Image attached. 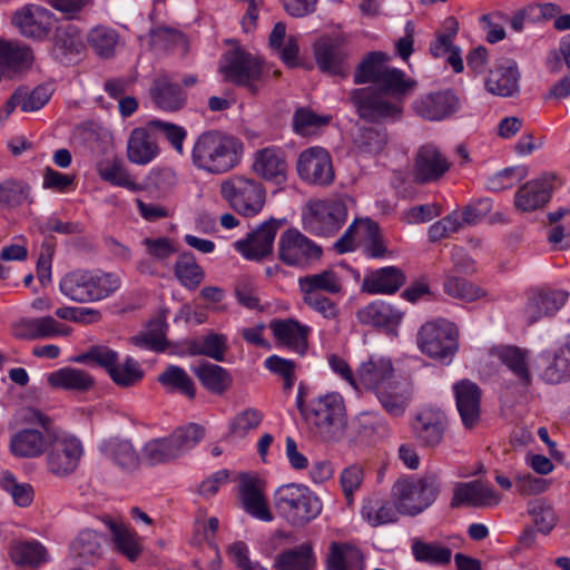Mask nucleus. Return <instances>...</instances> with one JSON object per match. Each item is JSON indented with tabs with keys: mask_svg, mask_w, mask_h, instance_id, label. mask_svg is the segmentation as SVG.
<instances>
[{
	"mask_svg": "<svg viewBox=\"0 0 570 570\" xmlns=\"http://www.w3.org/2000/svg\"><path fill=\"white\" fill-rule=\"evenodd\" d=\"M296 406L304 421L321 439L336 441L342 436L345 406L338 393L318 395L305 403V386L299 384Z\"/></svg>",
	"mask_w": 570,
	"mask_h": 570,
	"instance_id": "1",
	"label": "nucleus"
},
{
	"mask_svg": "<svg viewBox=\"0 0 570 570\" xmlns=\"http://www.w3.org/2000/svg\"><path fill=\"white\" fill-rule=\"evenodd\" d=\"M242 153L243 144L237 138L210 130L197 138L191 158L197 168L222 175L238 165Z\"/></svg>",
	"mask_w": 570,
	"mask_h": 570,
	"instance_id": "2",
	"label": "nucleus"
},
{
	"mask_svg": "<svg viewBox=\"0 0 570 570\" xmlns=\"http://www.w3.org/2000/svg\"><path fill=\"white\" fill-rule=\"evenodd\" d=\"M120 285L121 278L116 273L83 268L67 273L59 283L61 293L77 303L102 301L116 293Z\"/></svg>",
	"mask_w": 570,
	"mask_h": 570,
	"instance_id": "3",
	"label": "nucleus"
},
{
	"mask_svg": "<svg viewBox=\"0 0 570 570\" xmlns=\"http://www.w3.org/2000/svg\"><path fill=\"white\" fill-rule=\"evenodd\" d=\"M274 505L279 515L296 528L315 520L323 509L321 499L302 483H286L277 488Z\"/></svg>",
	"mask_w": 570,
	"mask_h": 570,
	"instance_id": "4",
	"label": "nucleus"
},
{
	"mask_svg": "<svg viewBox=\"0 0 570 570\" xmlns=\"http://www.w3.org/2000/svg\"><path fill=\"white\" fill-rule=\"evenodd\" d=\"M440 493L439 478L431 473L420 478L406 475L392 485L391 498L396 510L404 515H417L436 500Z\"/></svg>",
	"mask_w": 570,
	"mask_h": 570,
	"instance_id": "5",
	"label": "nucleus"
},
{
	"mask_svg": "<svg viewBox=\"0 0 570 570\" xmlns=\"http://www.w3.org/2000/svg\"><path fill=\"white\" fill-rule=\"evenodd\" d=\"M353 204L354 199L348 196L309 200L302 210L303 228L314 236H334L345 224Z\"/></svg>",
	"mask_w": 570,
	"mask_h": 570,
	"instance_id": "6",
	"label": "nucleus"
},
{
	"mask_svg": "<svg viewBox=\"0 0 570 570\" xmlns=\"http://www.w3.org/2000/svg\"><path fill=\"white\" fill-rule=\"evenodd\" d=\"M389 57L382 51L370 52L357 66L354 72L355 83H373L375 88H384L394 95H407L416 82L406 78L405 73L386 65Z\"/></svg>",
	"mask_w": 570,
	"mask_h": 570,
	"instance_id": "7",
	"label": "nucleus"
},
{
	"mask_svg": "<svg viewBox=\"0 0 570 570\" xmlns=\"http://www.w3.org/2000/svg\"><path fill=\"white\" fill-rule=\"evenodd\" d=\"M382 88L364 87L351 92L358 116L370 122L394 121L402 114V97Z\"/></svg>",
	"mask_w": 570,
	"mask_h": 570,
	"instance_id": "8",
	"label": "nucleus"
},
{
	"mask_svg": "<svg viewBox=\"0 0 570 570\" xmlns=\"http://www.w3.org/2000/svg\"><path fill=\"white\" fill-rule=\"evenodd\" d=\"M23 420L29 423H37V428H23L13 433L10 438V451L17 458L35 459L42 455L53 434L50 417L36 409H27Z\"/></svg>",
	"mask_w": 570,
	"mask_h": 570,
	"instance_id": "9",
	"label": "nucleus"
},
{
	"mask_svg": "<svg viewBox=\"0 0 570 570\" xmlns=\"http://www.w3.org/2000/svg\"><path fill=\"white\" fill-rule=\"evenodd\" d=\"M219 72L224 80L246 87L250 94L255 95L259 90L257 82L263 75V62L258 56L236 46L224 53Z\"/></svg>",
	"mask_w": 570,
	"mask_h": 570,
	"instance_id": "10",
	"label": "nucleus"
},
{
	"mask_svg": "<svg viewBox=\"0 0 570 570\" xmlns=\"http://www.w3.org/2000/svg\"><path fill=\"white\" fill-rule=\"evenodd\" d=\"M417 345L432 358L451 361L458 350V330L445 320L426 322L417 333Z\"/></svg>",
	"mask_w": 570,
	"mask_h": 570,
	"instance_id": "11",
	"label": "nucleus"
},
{
	"mask_svg": "<svg viewBox=\"0 0 570 570\" xmlns=\"http://www.w3.org/2000/svg\"><path fill=\"white\" fill-rule=\"evenodd\" d=\"M83 455V445L75 435L52 434L46 450V466L57 478H67L76 472Z\"/></svg>",
	"mask_w": 570,
	"mask_h": 570,
	"instance_id": "12",
	"label": "nucleus"
},
{
	"mask_svg": "<svg viewBox=\"0 0 570 570\" xmlns=\"http://www.w3.org/2000/svg\"><path fill=\"white\" fill-rule=\"evenodd\" d=\"M277 257L287 266L305 268L322 255V248L294 228L285 230L278 239Z\"/></svg>",
	"mask_w": 570,
	"mask_h": 570,
	"instance_id": "13",
	"label": "nucleus"
},
{
	"mask_svg": "<svg viewBox=\"0 0 570 570\" xmlns=\"http://www.w3.org/2000/svg\"><path fill=\"white\" fill-rule=\"evenodd\" d=\"M223 197L244 216H254L265 203V190L258 180H224Z\"/></svg>",
	"mask_w": 570,
	"mask_h": 570,
	"instance_id": "14",
	"label": "nucleus"
},
{
	"mask_svg": "<svg viewBox=\"0 0 570 570\" xmlns=\"http://www.w3.org/2000/svg\"><path fill=\"white\" fill-rule=\"evenodd\" d=\"M318 68L333 76H346L350 66V47L341 36H323L314 45Z\"/></svg>",
	"mask_w": 570,
	"mask_h": 570,
	"instance_id": "15",
	"label": "nucleus"
},
{
	"mask_svg": "<svg viewBox=\"0 0 570 570\" xmlns=\"http://www.w3.org/2000/svg\"><path fill=\"white\" fill-rule=\"evenodd\" d=\"M19 33L35 41H45L53 26V13L38 4H26L11 19Z\"/></svg>",
	"mask_w": 570,
	"mask_h": 570,
	"instance_id": "16",
	"label": "nucleus"
},
{
	"mask_svg": "<svg viewBox=\"0 0 570 570\" xmlns=\"http://www.w3.org/2000/svg\"><path fill=\"white\" fill-rule=\"evenodd\" d=\"M446 425V415L442 410L423 407L414 415L411 429L420 445L435 448L441 444Z\"/></svg>",
	"mask_w": 570,
	"mask_h": 570,
	"instance_id": "17",
	"label": "nucleus"
},
{
	"mask_svg": "<svg viewBox=\"0 0 570 570\" xmlns=\"http://www.w3.org/2000/svg\"><path fill=\"white\" fill-rule=\"evenodd\" d=\"M461 101L453 90H442L421 96L413 102L417 116L429 121H442L453 117Z\"/></svg>",
	"mask_w": 570,
	"mask_h": 570,
	"instance_id": "18",
	"label": "nucleus"
},
{
	"mask_svg": "<svg viewBox=\"0 0 570 570\" xmlns=\"http://www.w3.org/2000/svg\"><path fill=\"white\" fill-rule=\"evenodd\" d=\"M502 495L493 487L480 480L458 483L450 502L451 508L471 507L478 509L497 507Z\"/></svg>",
	"mask_w": 570,
	"mask_h": 570,
	"instance_id": "19",
	"label": "nucleus"
},
{
	"mask_svg": "<svg viewBox=\"0 0 570 570\" xmlns=\"http://www.w3.org/2000/svg\"><path fill=\"white\" fill-rule=\"evenodd\" d=\"M83 50L85 43L77 26L66 24L56 28L50 50L55 61L62 66L76 65L80 61Z\"/></svg>",
	"mask_w": 570,
	"mask_h": 570,
	"instance_id": "20",
	"label": "nucleus"
},
{
	"mask_svg": "<svg viewBox=\"0 0 570 570\" xmlns=\"http://www.w3.org/2000/svg\"><path fill=\"white\" fill-rule=\"evenodd\" d=\"M394 368L389 357L371 355L356 370L355 390L364 389L376 393L390 385Z\"/></svg>",
	"mask_w": 570,
	"mask_h": 570,
	"instance_id": "21",
	"label": "nucleus"
},
{
	"mask_svg": "<svg viewBox=\"0 0 570 570\" xmlns=\"http://www.w3.org/2000/svg\"><path fill=\"white\" fill-rule=\"evenodd\" d=\"M33 50L19 40L0 39V72L13 78L28 72L33 63Z\"/></svg>",
	"mask_w": 570,
	"mask_h": 570,
	"instance_id": "22",
	"label": "nucleus"
},
{
	"mask_svg": "<svg viewBox=\"0 0 570 570\" xmlns=\"http://www.w3.org/2000/svg\"><path fill=\"white\" fill-rule=\"evenodd\" d=\"M106 538L92 529L80 531L69 546L71 560L81 566L97 564L105 552Z\"/></svg>",
	"mask_w": 570,
	"mask_h": 570,
	"instance_id": "23",
	"label": "nucleus"
},
{
	"mask_svg": "<svg viewBox=\"0 0 570 570\" xmlns=\"http://www.w3.org/2000/svg\"><path fill=\"white\" fill-rule=\"evenodd\" d=\"M277 229L276 220L269 219L234 246L245 258L259 261L272 253Z\"/></svg>",
	"mask_w": 570,
	"mask_h": 570,
	"instance_id": "24",
	"label": "nucleus"
},
{
	"mask_svg": "<svg viewBox=\"0 0 570 570\" xmlns=\"http://www.w3.org/2000/svg\"><path fill=\"white\" fill-rule=\"evenodd\" d=\"M456 409L465 429H473L481 416V390L469 381L462 380L453 386Z\"/></svg>",
	"mask_w": 570,
	"mask_h": 570,
	"instance_id": "25",
	"label": "nucleus"
},
{
	"mask_svg": "<svg viewBox=\"0 0 570 570\" xmlns=\"http://www.w3.org/2000/svg\"><path fill=\"white\" fill-rule=\"evenodd\" d=\"M239 500L242 508L253 518L271 522L273 514L267 507L263 487L257 478L243 475L239 482Z\"/></svg>",
	"mask_w": 570,
	"mask_h": 570,
	"instance_id": "26",
	"label": "nucleus"
},
{
	"mask_svg": "<svg viewBox=\"0 0 570 570\" xmlns=\"http://www.w3.org/2000/svg\"><path fill=\"white\" fill-rule=\"evenodd\" d=\"M274 337L291 351L303 355L307 350L309 328L294 318L275 320L269 324Z\"/></svg>",
	"mask_w": 570,
	"mask_h": 570,
	"instance_id": "27",
	"label": "nucleus"
},
{
	"mask_svg": "<svg viewBox=\"0 0 570 570\" xmlns=\"http://www.w3.org/2000/svg\"><path fill=\"white\" fill-rule=\"evenodd\" d=\"M296 168L301 178H334L331 155L322 147L302 151Z\"/></svg>",
	"mask_w": 570,
	"mask_h": 570,
	"instance_id": "28",
	"label": "nucleus"
},
{
	"mask_svg": "<svg viewBox=\"0 0 570 570\" xmlns=\"http://www.w3.org/2000/svg\"><path fill=\"white\" fill-rule=\"evenodd\" d=\"M402 269L387 266L368 273L362 283V291L368 294H394L405 283Z\"/></svg>",
	"mask_w": 570,
	"mask_h": 570,
	"instance_id": "29",
	"label": "nucleus"
},
{
	"mask_svg": "<svg viewBox=\"0 0 570 570\" xmlns=\"http://www.w3.org/2000/svg\"><path fill=\"white\" fill-rule=\"evenodd\" d=\"M110 361L108 365H105V371L108 373L111 381L119 387H131L139 384L144 376L145 371L140 366L139 362L135 358L127 356L124 362H119V354L111 350Z\"/></svg>",
	"mask_w": 570,
	"mask_h": 570,
	"instance_id": "30",
	"label": "nucleus"
},
{
	"mask_svg": "<svg viewBox=\"0 0 570 570\" xmlns=\"http://www.w3.org/2000/svg\"><path fill=\"white\" fill-rule=\"evenodd\" d=\"M357 320L364 325L393 331L402 321L403 312L383 301H375L360 309Z\"/></svg>",
	"mask_w": 570,
	"mask_h": 570,
	"instance_id": "31",
	"label": "nucleus"
},
{
	"mask_svg": "<svg viewBox=\"0 0 570 570\" xmlns=\"http://www.w3.org/2000/svg\"><path fill=\"white\" fill-rule=\"evenodd\" d=\"M395 503L390 502L380 493H372L363 501L361 515L371 527L394 523L399 520Z\"/></svg>",
	"mask_w": 570,
	"mask_h": 570,
	"instance_id": "32",
	"label": "nucleus"
},
{
	"mask_svg": "<svg viewBox=\"0 0 570 570\" xmlns=\"http://www.w3.org/2000/svg\"><path fill=\"white\" fill-rule=\"evenodd\" d=\"M146 128H135L127 141L128 159L137 165H147L159 154V147L156 139Z\"/></svg>",
	"mask_w": 570,
	"mask_h": 570,
	"instance_id": "33",
	"label": "nucleus"
},
{
	"mask_svg": "<svg viewBox=\"0 0 570 570\" xmlns=\"http://www.w3.org/2000/svg\"><path fill=\"white\" fill-rule=\"evenodd\" d=\"M48 384L53 389L73 392H88L95 384V377L82 368L66 366L51 372L47 377Z\"/></svg>",
	"mask_w": 570,
	"mask_h": 570,
	"instance_id": "34",
	"label": "nucleus"
},
{
	"mask_svg": "<svg viewBox=\"0 0 570 570\" xmlns=\"http://www.w3.org/2000/svg\"><path fill=\"white\" fill-rule=\"evenodd\" d=\"M150 97L155 105L165 111L179 110L186 100L179 85L174 83L166 75H160L154 80Z\"/></svg>",
	"mask_w": 570,
	"mask_h": 570,
	"instance_id": "35",
	"label": "nucleus"
},
{
	"mask_svg": "<svg viewBox=\"0 0 570 570\" xmlns=\"http://www.w3.org/2000/svg\"><path fill=\"white\" fill-rule=\"evenodd\" d=\"M275 570H315L316 556L311 542H304L279 552L274 560Z\"/></svg>",
	"mask_w": 570,
	"mask_h": 570,
	"instance_id": "36",
	"label": "nucleus"
},
{
	"mask_svg": "<svg viewBox=\"0 0 570 570\" xmlns=\"http://www.w3.org/2000/svg\"><path fill=\"white\" fill-rule=\"evenodd\" d=\"M253 171L262 178L285 177L287 163L278 147H265L254 154Z\"/></svg>",
	"mask_w": 570,
	"mask_h": 570,
	"instance_id": "37",
	"label": "nucleus"
},
{
	"mask_svg": "<svg viewBox=\"0 0 570 570\" xmlns=\"http://www.w3.org/2000/svg\"><path fill=\"white\" fill-rule=\"evenodd\" d=\"M551 198V187L543 180H528L514 195V207L521 213H529L543 207Z\"/></svg>",
	"mask_w": 570,
	"mask_h": 570,
	"instance_id": "38",
	"label": "nucleus"
},
{
	"mask_svg": "<svg viewBox=\"0 0 570 570\" xmlns=\"http://www.w3.org/2000/svg\"><path fill=\"white\" fill-rule=\"evenodd\" d=\"M519 76L517 63L505 61L490 72L485 86L494 95L511 97L519 90Z\"/></svg>",
	"mask_w": 570,
	"mask_h": 570,
	"instance_id": "39",
	"label": "nucleus"
},
{
	"mask_svg": "<svg viewBox=\"0 0 570 570\" xmlns=\"http://www.w3.org/2000/svg\"><path fill=\"white\" fill-rule=\"evenodd\" d=\"M451 163L433 145H425L420 148L415 158V168L419 178H440L450 169Z\"/></svg>",
	"mask_w": 570,
	"mask_h": 570,
	"instance_id": "40",
	"label": "nucleus"
},
{
	"mask_svg": "<svg viewBox=\"0 0 570 570\" xmlns=\"http://www.w3.org/2000/svg\"><path fill=\"white\" fill-rule=\"evenodd\" d=\"M101 451L124 471L132 472L139 468L140 456L128 440L109 439L102 443Z\"/></svg>",
	"mask_w": 570,
	"mask_h": 570,
	"instance_id": "41",
	"label": "nucleus"
},
{
	"mask_svg": "<svg viewBox=\"0 0 570 570\" xmlns=\"http://www.w3.org/2000/svg\"><path fill=\"white\" fill-rule=\"evenodd\" d=\"M492 353L512 372L521 384H530L531 374L528 365L529 352L527 350L507 345L493 348Z\"/></svg>",
	"mask_w": 570,
	"mask_h": 570,
	"instance_id": "42",
	"label": "nucleus"
},
{
	"mask_svg": "<svg viewBox=\"0 0 570 570\" xmlns=\"http://www.w3.org/2000/svg\"><path fill=\"white\" fill-rule=\"evenodd\" d=\"M363 553L358 548L348 543L333 542L326 559L327 570H362Z\"/></svg>",
	"mask_w": 570,
	"mask_h": 570,
	"instance_id": "43",
	"label": "nucleus"
},
{
	"mask_svg": "<svg viewBox=\"0 0 570 570\" xmlns=\"http://www.w3.org/2000/svg\"><path fill=\"white\" fill-rule=\"evenodd\" d=\"M202 385L213 394L223 395L233 383L230 373L220 365L205 362L194 370Z\"/></svg>",
	"mask_w": 570,
	"mask_h": 570,
	"instance_id": "44",
	"label": "nucleus"
},
{
	"mask_svg": "<svg viewBox=\"0 0 570 570\" xmlns=\"http://www.w3.org/2000/svg\"><path fill=\"white\" fill-rule=\"evenodd\" d=\"M105 523L111 531L117 550L130 561H135L141 553V547L136 532L110 518H107Z\"/></svg>",
	"mask_w": 570,
	"mask_h": 570,
	"instance_id": "45",
	"label": "nucleus"
},
{
	"mask_svg": "<svg viewBox=\"0 0 570 570\" xmlns=\"http://www.w3.org/2000/svg\"><path fill=\"white\" fill-rule=\"evenodd\" d=\"M542 379L550 384H560L570 380V335L554 352L552 362L542 372Z\"/></svg>",
	"mask_w": 570,
	"mask_h": 570,
	"instance_id": "46",
	"label": "nucleus"
},
{
	"mask_svg": "<svg viewBox=\"0 0 570 570\" xmlns=\"http://www.w3.org/2000/svg\"><path fill=\"white\" fill-rule=\"evenodd\" d=\"M158 382L170 392H178L188 399L196 396L195 383L180 366L169 365L159 374Z\"/></svg>",
	"mask_w": 570,
	"mask_h": 570,
	"instance_id": "47",
	"label": "nucleus"
},
{
	"mask_svg": "<svg viewBox=\"0 0 570 570\" xmlns=\"http://www.w3.org/2000/svg\"><path fill=\"white\" fill-rule=\"evenodd\" d=\"M175 276L180 284L189 289H195L204 279V271L197 264L196 258L190 252H183L175 263Z\"/></svg>",
	"mask_w": 570,
	"mask_h": 570,
	"instance_id": "48",
	"label": "nucleus"
},
{
	"mask_svg": "<svg viewBox=\"0 0 570 570\" xmlns=\"http://www.w3.org/2000/svg\"><path fill=\"white\" fill-rule=\"evenodd\" d=\"M375 395L383 409L392 416L403 415L410 402L407 390L400 384H394L393 381Z\"/></svg>",
	"mask_w": 570,
	"mask_h": 570,
	"instance_id": "49",
	"label": "nucleus"
},
{
	"mask_svg": "<svg viewBox=\"0 0 570 570\" xmlns=\"http://www.w3.org/2000/svg\"><path fill=\"white\" fill-rule=\"evenodd\" d=\"M150 47L157 51H179L185 55L188 50V41L184 33L171 28L153 29L149 33Z\"/></svg>",
	"mask_w": 570,
	"mask_h": 570,
	"instance_id": "50",
	"label": "nucleus"
},
{
	"mask_svg": "<svg viewBox=\"0 0 570 570\" xmlns=\"http://www.w3.org/2000/svg\"><path fill=\"white\" fill-rule=\"evenodd\" d=\"M299 285L305 294H321V292L337 294L342 291L340 277L331 269L302 277Z\"/></svg>",
	"mask_w": 570,
	"mask_h": 570,
	"instance_id": "51",
	"label": "nucleus"
},
{
	"mask_svg": "<svg viewBox=\"0 0 570 570\" xmlns=\"http://www.w3.org/2000/svg\"><path fill=\"white\" fill-rule=\"evenodd\" d=\"M227 340L224 335L210 333L206 336L193 340L188 345L190 355H205L215 361H224L227 350Z\"/></svg>",
	"mask_w": 570,
	"mask_h": 570,
	"instance_id": "52",
	"label": "nucleus"
},
{
	"mask_svg": "<svg viewBox=\"0 0 570 570\" xmlns=\"http://www.w3.org/2000/svg\"><path fill=\"white\" fill-rule=\"evenodd\" d=\"M87 40L100 58H110L115 55L119 35L112 28L97 26L88 32Z\"/></svg>",
	"mask_w": 570,
	"mask_h": 570,
	"instance_id": "53",
	"label": "nucleus"
},
{
	"mask_svg": "<svg viewBox=\"0 0 570 570\" xmlns=\"http://www.w3.org/2000/svg\"><path fill=\"white\" fill-rule=\"evenodd\" d=\"M527 511L537 531L544 535L549 534L558 522V515L552 504L544 499L529 502Z\"/></svg>",
	"mask_w": 570,
	"mask_h": 570,
	"instance_id": "54",
	"label": "nucleus"
},
{
	"mask_svg": "<svg viewBox=\"0 0 570 570\" xmlns=\"http://www.w3.org/2000/svg\"><path fill=\"white\" fill-rule=\"evenodd\" d=\"M205 436L204 426L197 423H188L177 428L170 435V442L177 456L196 446Z\"/></svg>",
	"mask_w": 570,
	"mask_h": 570,
	"instance_id": "55",
	"label": "nucleus"
},
{
	"mask_svg": "<svg viewBox=\"0 0 570 570\" xmlns=\"http://www.w3.org/2000/svg\"><path fill=\"white\" fill-rule=\"evenodd\" d=\"M444 292L456 299L473 302L487 295V292L463 277L446 275L443 282Z\"/></svg>",
	"mask_w": 570,
	"mask_h": 570,
	"instance_id": "56",
	"label": "nucleus"
},
{
	"mask_svg": "<svg viewBox=\"0 0 570 570\" xmlns=\"http://www.w3.org/2000/svg\"><path fill=\"white\" fill-rule=\"evenodd\" d=\"M177 458L169 436L148 441L141 451V459L148 465L166 463Z\"/></svg>",
	"mask_w": 570,
	"mask_h": 570,
	"instance_id": "57",
	"label": "nucleus"
},
{
	"mask_svg": "<svg viewBox=\"0 0 570 570\" xmlns=\"http://www.w3.org/2000/svg\"><path fill=\"white\" fill-rule=\"evenodd\" d=\"M47 551L39 542H18L12 546V561L22 567H38L46 561Z\"/></svg>",
	"mask_w": 570,
	"mask_h": 570,
	"instance_id": "58",
	"label": "nucleus"
},
{
	"mask_svg": "<svg viewBox=\"0 0 570 570\" xmlns=\"http://www.w3.org/2000/svg\"><path fill=\"white\" fill-rule=\"evenodd\" d=\"M412 552L415 560L434 566L448 564L452 558L450 548L438 543H426L420 540L412 544Z\"/></svg>",
	"mask_w": 570,
	"mask_h": 570,
	"instance_id": "59",
	"label": "nucleus"
},
{
	"mask_svg": "<svg viewBox=\"0 0 570 570\" xmlns=\"http://www.w3.org/2000/svg\"><path fill=\"white\" fill-rule=\"evenodd\" d=\"M0 485L3 491L9 493L19 507H28L33 500V489L29 483H18L14 475L4 471L0 480Z\"/></svg>",
	"mask_w": 570,
	"mask_h": 570,
	"instance_id": "60",
	"label": "nucleus"
},
{
	"mask_svg": "<svg viewBox=\"0 0 570 570\" xmlns=\"http://www.w3.org/2000/svg\"><path fill=\"white\" fill-rule=\"evenodd\" d=\"M263 413L254 407H248L234 416L229 423L232 434L244 438L250 430L259 426Z\"/></svg>",
	"mask_w": 570,
	"mask_h": 570,
	"instance_id": "61",
	"label": "nucleus"
},
{
	"mask_svg": "<svg viewBox=\"0 0 570 570\" xmlns=\"http://www.w3.org/2000/svg\"><path fill=\"white\" fill-rule=\"evenodd\" d=\"M462 228L463 224L460 220L459 210H453L451 214L430 226L429 239L435 243L449 237L453 233H458Z\"/></svg>",
	"mask_w": 570,
	"mask_h": 570,
	"instance_id": "62",
	"label": "nucleus"
},
{
	"mask_svg": "<svg viewBox=\"0 0 570 570\" xmlns=\"http://www.w3.org/2000/svg\"><path fill=\"white\" fill-rule=\"evenodd\" d=\"M362 226L364 227V236L366 238L365 252L367 256L372 258H380L385 256L386 246L382 238L379 225L366 218L362 222Z\"/></svg>",
	"mask_w": 570,
	"mask_h": 570,
	"instance_id": "63",
	"label": "nucleus"
},
{
	"mask_svg": "<svg viewBox=\"0 0 570 570\" xmlns=\"http://www.w3.org/2000/svg\"><path fill=\"white\" fill-rule=\"evenodd\" d=\"M14 92L21 94L19 102L22 111L24 112L41 109L51 97V90L48 86H37L30 92L23 88H19Z\"/></svg>",
	"mask_w": 570,
	"mask_h": 570,
	"instance_id": "64",
	"label": "nucleus"
}]
</instances>
